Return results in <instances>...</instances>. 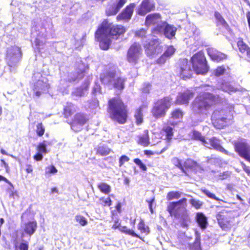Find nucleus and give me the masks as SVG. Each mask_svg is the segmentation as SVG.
I'll return each instance as SVG.
<instances>
[{"label": "nucleus", "instance_id": "nucleus-21", "mask_svg": "<svg viewBox=\"0 0 250 250\" xmlns=\"http://www.w3.org/2000/svg\"><path fill=\"white\" fill-rule=\"evenodd\" d=\"M193 95L194 93L190 90L180 92L177 96L176 104H188L189 101L193 98Z\"/></svg>", "mask_w": 250, "mask_h": 250}, {"label": "nucleus", "instance_id": "nucleus-61", "mask_svg": "<svg viewBox=\"0 0 250 250\" xmlns=\"http://www.w3.org/2000/svg\"><path fill=\"white\" fill-rule=\"evenodd\" d=\"M167 58L166 57V56L163 54L158 60L157 63L160 64H164Z\"/></svg>", "mask_w": 250, "mask_h": 250}, {"label": "nucleus", "instance_id": "nucleus-7", "mask_svg": "<svg viewBox=\"0 0 250 250\" xmlns=\"http://www.w3.org/2000/svg\"><path fill=\"white\" fill-rule=\"evenodd\" d=\"M190 62L196 74H205L208 71V66L203 52L200 51L194 55L191 58Z\"/></svg>", "mask_w": 250, "mask_h": 250}, {"label": "nucleus", "instance_id": "nucleus-4", "mask_svg": "<svg viewBox=\"0 0 250 250\" xmlns=\"http://www.w3.org/2000/svg\"><path fill=\"white\" fill-rule=\"evenodd\" d=\"M108 105L111 118L120 124H125L126 121L127 111L122 101L114 98L109 101Z\"/></svg>", "mask_w": 250, "mask_h": 250}, {"label": "nucleus", "instance_id": "nucleus-33", "mask_svg": "<svg viewBox=\"0 0 250 250\" xmlns=\"http://www.w3.org/2000/svg\"><path fill=\"white\" fill-rule=\"evenodd\" d=\"M98 188L101 192L105 194H108L111 191L110 186L104 183H100L98 185Z\"/></svg>", "mask_w": 250, "mask_h": 250}, {"label": "nucleus", "instance_id": "nucleus-47", "mask_svg": "<svg viewBox=\"0 0 250 250\" xmlns=\"http://www.w3.org/2000/svg\"><path fill=\"white\" fill-rule=\"evenodd\" d=\"M197 166V163L192 159H187L184 163V166L188 168H193Z\"/></svg>", "mask_w": 250, "mask_h": 250}, {"label": "nucleus", "instance_id": "nucleus-15", "mask_svg": "<svg viewBox=\"0 0 250 250\" xmlns=\"http://www.w3.org/2000/svg\"><path fill=\"white\" fill-rule=\"evenodd\" d=\"M204 145L209 149H214L228 155H230L231 153L226 150L221 146V141L216 137H213L209 139H207Z\"/></svg>", "mask_w": 250, "mask_h": 250}, {"label": "nucleus", "instance_id": "nucleus-59", "mask_svg": "<svg viewBox=\"0 0 250 250\" xmlns=\"http://www.w3.org/2000/svg\"><path fill=\"white\" fill-rule=\"evenodd\" d=\"M98 97H96V99L93 100L90 103L89 107L93 109H96L99 107V101L97 99Z\"/></svg>", "mask_w": 250, "mask_h": 250}, {"label": "nucleus", "instance_id": "nucleus-13", "mask_svg": "<svg viewBox=\"0 0 250 250\" xmlns=\"http://www.w3.org/2000/svg\"><path fill=\"white\" fill-rule=\"evenodd\" d=\"M142 49L140 44L134 43L129 48L127 54V61L133 64H136L141 55Z\"/></svg>", "mask_w": 250, "mask_h": 250}, {"label": "nucleus", "instance_id": "nucleus-44", "mask_svg": "<svg viewBox=\"0 0 250 250\" xmlns=\"http://www.w3.org/2000/svg\"><path fill=\"white\" fill-rule=\"evenodd\" d=\"M171 162L172 164L176 167L180 168L183 172L186 173L184 167L181 164V161L177 157H174L172 159Z\"/></svg>", "mask_w": 250, "mask_h": 250}, {"label": "nucleus", "instance_id": "nucleus-11", "mask_svg": "<svg viewBox=\"0 0 250 250\" xmlns=\"http://www.w3.org/2000/svg\"><path fill=\"white\" fill-rule=\"evenodd\" d=\"M40 78L38 81L34 83L33 90L35 93L36 96L40 97L42 93L47 91L49 88V85L47 83V79L45 77H42L40 73L35 74L33 77Z\"/></svg>", "mask_w": 250, "mask_h": 250}, {"label": "nucleus", "instance_id": "nucleus-32", "mask_svg": "<svg viewBox=\"0 0 250 250\" xmlns=\"http://www.w3.org/2000/svg\"><path fill=\"white\" fill-rule=\"evenodd\" d=\"M92 94L96 97L101 98L103 94V92L101 89V86L98 83L95 82V84L92 88Z\"/></svg>", "mask_w": 250, "mask_h": 250}, {"label": "nucleus", "instance_id": "nucleus-55", "mask_svg": "<svg viewBox=\"0 0 250 250\" xmlns=\"http://www.w3.org/2000/svg\"><path fill=\"white\" fill-rule=\"evenodd\" d=\"M165 132L167 134V139L168 140H170L171 139L172 137L173 136V129L170 126H167L165 129Z\"/></svg>", "mask_w": 250, "mask_h": 250}, {"label": "nucleus", "instance_id": "nucleus-27", "mask_svg": "<svg viewBox=\"0 0 250 250\" xmlns=\"http://www.w3.org/2000/svg\"><path fill=\"white\" fill-rule=\"evenodd\" d=\"M89 85V83L88 82H85L83 85L76 89L72 92V94L80 97L84 96L87 93Z\"/></svg>", "mask_w": 250, "mask_h": 250}, {"label": "nucleus", "instance_id": "nucleus-62", "mask_svg": "<svg viewBox=\"0 0 250 250\" xmlns=\"http://www.w3.org/2000/svg\"><path fill=\"white\" fill-rule=\"evenodd\" d=\"M229 176V174L228 172H224L222 173H220V174L219 175V178L220 180H224L226 179Z\"/></svg>", "mask_w": 250, "mask_h": 250}, {"label": "nucleus", "instance_id": "nucleus-37", "mask_svg": "<svg viewBox=\"0 0 250 250\" xmlns=\"http://www.w3.org/2000/svg\"><path fill=\"white\" fill-rule=\"evenodd\" d=\"M181 192L177 191H172L169 192L167 194V198L168 200H171L174 199H178L181 197Z\"/></svg>", "mask_w": 250, "mask_h": 250}, {"label": "nucleus", "instance_id": "nucleus-12", "mask_svg": "<svg viewBox=\"0 0 250 250\" xmlns=\"http://www.w3.org/2000/svg\"><path fill=\"white\" fill-rule=\"evenodd\" d=\"M235 151L240 156L250 162V146L245 140H241L235 143Z\"/></svg>", "mask_w": 250, "mask_h": 250}, {"label": "nucleus", "instance_id": "nucleus-9", "mask_svg": "<svg viewBox=\"0 0 250 250\" xmlns=\"http://www.w3.org/2000/svg\"><path fill=\"white\" fill-rule=\"evenodd\" d=\"M176 31V27L166 21L161 22L153 29L154 34L163 35L166 38L170 40L175 37Z\"/></svg>", "mask_w": 250, "mask_h": 250}, {"label": "nucleus", "instance_id": "nucleus-54", "mask_svg": "<svg viewBox=\"0 0 250 250\" xmlns=\"http://www.w3.org/2000/svg\"><path fill=\"white\" fill-rule=\"evenodd\" d=\"M139 141L141 145L144 146H147L149 144V138L147 135L141 137Z\"/></svg>", "mask_w": 250, "mask_h": 250}, {"label": "nucleus", "instance_id": "nucleus-46", "mask_svg": "<svg viewBox=\"0 0 250 250\" xmlns=\"http://www.w3.org/2000/svg\"><path fill=\"white\" fill-rule=\"evenodd\" d=\"M100 204L104 206H110L111 205V200L109 197L104 198L102 197L99 200Z\"/></svg>", "mask_w": 250, "mask_h": 250}, {"label": "nucleus", "instance_id": "nucleus-17", "mask_svg": "<svg viewBox=\"0 0 250 250\" xmlns=\"http://www.w3.org/2000/svg\"><path fill=\"white\" fill-rule=\"evenodd\" d=\"M193 71L190 62H188L186 59L180 60L179 71L182 78H189Z\"/></svg>", "mask_w": 250, "mask_h": 250}, {"label": "nucleus", "instance_id": "nucleus-34", "mask_svg": "<svg viewBox=\"0 0 250 250\" xmlns=\"http://www.w3.org/2000/svg\"><path fill=\"white\" fill-rule=\"evenodd\" d=\"M195 240L190 247V250H202L200 246V236L197 232H196Z\"/></svg>", "mask_w": 250, "mask_h": 250}, {"label": "nucleus", "instance_id": "nucleus-63", "mask_svg": "<svg viewBox=\"0 0 250 250\" xmlns=\"http://www.w3.org/2000/svg\"><path fill=\"white\" fill-rule=\"evenodd\" d=\"M34 158L37 161H41L43 159L42 154L38 152L35 155H34Z\"/></svg>", "mask_w": 250, "mask_h": 250}, {"label": "nucleus", "instance_id": "nucleus-19", "mask_svg": "<svg viewBox=\"0 0 250 250\" xmlns=\"http://www.w3.org/2000/svg\"><path fill=\"white\" fill-rule=\"evenodd\" d=\"M152 39L148 41L147 42L144 43V47L146 49V52L148 56L153 57L158 51L160 47L158 46V42L156 40H152Z\"/></svg>", "mask_w": 250, "mask_h": 250}, {"label": "nucleus", "instance_id": "nucleus-29", "mask_svg": "<svg viewBox=\"0 0 250 250\" xmlns=\"http://www.w3.org/2000/svg\"><path fill=\"white\" fill-rule=\"evenodd\" d=\"M77 110V107L71 103H67L64 107V115L65 117H68L73 114Z\"/></svg>", "mask_w": 250, "mask_h": 250}, {"label": "nucleus", "instance_id": "nucleus-18", "mask_svg": "<svg viewBox=\"0 0 250 250\" xmlns=\"http://www.w3.org/2000/svg\"><path fill=\"white\" fill-rule=\"evenodd\" d=\"M126 1L127 0H113L107 6L106 14L108 16L116 15Z\"/></svg>", "mask_w": 250, "mask_h": 250}, {"label": "nucleus", "instance_id": "nucleus-45", "mask_svg": "<svg viewBox=\"0 0 250 250\" xmlns=\"http://www.w3.org/2000/svg\"><path fill=\"white\" fill-rule=\"evenodd\" d=\"M121 230L123 232H124L125 233H126L127 234L131 235L133 237H137V238L139 237V236L136 233H135V232L133 230L130 229H128L127 228V227L125 226L122 227V229H121Z\"/></svg>", "mask_w": 250, "mask_h": 250}, {"label": "nucleus", "instance_id": "nucleus-16", "mask_svg": "<svg viewBox=\"0 0 250 250\" xmlns=\"http://www.w3.org/2000/svg\"><path fill=\"white\" fill-rule=\"evenodd\" d=\"M88 120V117L85 114L81 113H77L74 116L71 127L75 132L80 131Z\"/></svg>", "mask_w": 250, "mask_h": 250}, {"label": "nucleus", "instance_id": "nucleus-52", "mask_svg": "<svg viewBox=\"0 0 250 250\" xmlns=\"http://www.w3.org/2000/svg\"><path fill=\"white\" fill-rule=\"evenodd\" d=\"M202 191L205 194H206L208 197L210 198L213 199L217 201H223L222 200H221L219 199H218L214 194L211 193L209 191L206 189H202Z\"/></svg>", "mask_w": 250, "mask_h": 250}, {"label": "nucleus", "instance_id": "nucleus-2", "mask_svg": "<svg viewBox=\"0 0 250 250\" xmlns=\"http://www.w3.org/2000/svg\"><path fill=\"white\" fill-rule=\"evenodd\" d=\"M215 97L209 92L200 94L193 102L191 106L193 113L199 118L200 122L207 117L208 111L215 101Z\"/></svg>", "mask_w": 250, "mask_h": 250}, {"label": "nucleus", "instance_id": "nucleus-24", "mask_svg": "<svg viewBox=\"0 0 250 250\" xmlns=\"http://www.w3.org/2000/svg\"><path fill=\"white\" fill-rule=\"evenodd\" d=\"M37 228V224L36 221H29L23 223L21 225V229L27 234L31 236L36 231Z\"/></svg>", "mask_w": 250, "mask_h": 250}, {"label": "nucleus", "instance_id": "nucleus-64", "mask_svg": "<svg viewBox=\"0 0 250 250\" xmlns=\"http://www.w3.org/2000/svg\"><path fill=\"white\" fill-rule=\"evenodd\" d=\"M19 248L21 250H28V245L22 243L21 244Z\"/></svg>", "mask_w": 250, "mask_h": 250}, {"label": "nucleus", "instance_id": "nucleus-22", "mask_svg": "<svg viewBox=\"0 0 250 250\" xmlns=\"http://www.w3.org/2000/svg\"><path fill=\"white\" fill-rule=\"evenodd\" d=\"M135 7V4L134 3H131L127 6L117 16V20H128L130 19Z\"/></svg>", "mask_w": 250, "mask_h": 250}, {"label": "nucleus", "instance_id": "nucleus-5", "mask_svg": "<svg viewBox=\"0 0 250 250\" xmlns=\"http://www.w3.org/2000/svg\"><path fill=\"white\" fill-rule=\"evenodd\" d=\"M100 79L102 83L110 89L114 87L119 90H122L124 88V79L116 77L114 71L102 74Z\"/></svg>", "mask_w": 250, "mask_h": 250}, {"label": "nucleus", "instance_id": "nucleus-50", "mask_svg": "<svg viewBox=\"0 0 250 250\" xmlns=\"http://www.w3.org/2000/svg\"><path fill=\"white\" fill-rule=\"evenodd\" d=\"M175 49L172 46H169L167 47V50L164 53V54L166 57L168 58V57L172 56L175 52Z\"/></svg>", "mask_w": 250, "mask_h": 250}, {"label": "nucleus", "instance_id": "nucleus-60", "mask_svg": "<svg viewBox=\"0 0 250 250\" xmlns=\"http://www.w3.org/2000/svg\"><path fill=\"white\" fill-rule=\"evenodd\" d=\"M129 160V158L123 155L119 159V166L122 167L125 162H128Z\"/></svg>", "mask_w": 250, "mask_h": 250}, {"label": "nucleus", "instance_id": "nucleus-3", "mask_svg": "<svg viewBox=\"0 0 250 250\" xmlns=\"http://www.w3.org/2000/svg\"><path fill=\"white\" fill-rule=\"evenodd\" d=\"M187 199L182 198L177 202H170L167 206V210L170 216L180 219L181 226L187 228L190 223V219L186 209Z\"/></svg>", "mask_w": 250, "mask_h": 250}, {"label": "nucleus", "instance_id": "nucleus-23", "mask_svg": "<svg viewBox=\"0 0 250 250\" xmlns=\"http://www.w3.org/2000/svg\"><path fill=\"white\" fill-rule=\"evenodd\" d=\"M208 53L211 60L219 62L227 59L226 54L220 52L213 48H208Z\"/></svg>", "mask_w": 250, "mask_h": 250}, {"label": "nucleus", "instance_id": "nucleus-8", "mask_svg": "<svg viewBox=\"0 0 250 250\" xmlns=\"http://www.w3.org/2000/svg\"><path fill=\"white\" fill-rule=\"evenodd\" d=\"M172 99L169 97L158 101L152 109V113L155 118H159L164 116L166 111L170 107Z\"/></svg>", "mask_w": 250, "mask_h": 250}, {"label": "nucleus", "instance_id": "nucleus-20", "mask_svg": "<svg viewBox=\"0 0 250 250\" xmlns=\"http://www.w3.org/2000/svg\"><path fill=\"white\" fill-rule=\"evenodd\" d=\"M155 8V4L150 0H143L141 4L137 9V13L139 15L144 16L148 12L152 11Z\"/></svg>", "mask_w": 250, "mask_h": 250}, {"label": "nucleus", "instance_id": "nucleus-1", "mask_svg": "<svg viewBox=\"0 0 250 250\" xmlns=\"http://www.w3.org/2000/svg\"><path fill=\"white\" fill-rule=\"evenodd\" d=\"M125 31L122 25H114L107 21L103 22L95 33V37L100 42V46L103 50H107L112 40H117Z\"/></svg>", "mask_w": 250, "mask_h": 250}, {"label": "nucleus", "instance_id": "nucleus-31", "mask_svg": "<svg viewBox=\"0 0 250 250\" xmlns=\"http://www.w3.org/2000/svg\"><path fill=\"white\" fill-rule=\"evenodd\" d=\"M84 66L83 65H82L80 66V71H78V75L77 76H74V74H70L68 76V81L69 82H74L76 81L77 80L81 79L83 77V73L85 72V70H84Z\"/></svg>", "mask_w": 250, "mask_h": 250}, {"label": "nucleus", "instance_id": "nucleus-49", "mask_svg": "<svg viewBox=\"0 0 250 250\" xmlns=\"http://www.w3.org/2000/svg\"><path fill=\"white\" fill-rule=\"evenodd\" d=\"M222 89L226 92H230L234 91V88L231 86L229 83H223L221 86Z\"/></svg>", "mask_w": 250, "mask_h": 250}, {"label": "nucleus", "instance_id": "nucleus-48", "mask_svg": "<svg viewBox=\"0 0 250 250\" xmlns=\"http://www.w3.org/2000/svg\"><path fill=\"white\" fill-rule=\"evenodd\" d=\"M214 16L215 18L217 19V20L220 23V24L224 26H226V25H227L226 21H225V20L223 19V18L222 17L221 14L219 12H216L214 14Z\"/></svg>", "mask_w": 250, "mask_h": 250}, {"label": "nucleus", "instance_id": "nucleus-10", "mask_svg": "<svg viewBox=\"0 0 250 250\" xmlns=\"http://www.w3.org/2000/svg\"><path fill=\"white\" fill-rule=\"evenodd\" d=\"M21 49L17 46H12L8 48L6 56V62L10 68H15L17 66L21 58Z\"/></svg>", "mask_w": 250, "mask_h": 250}, {"label": "nucleus", "instance_id": "nucleus-43", "mask_svg": "<svg viewBox=\"0 0 250 250\" xmlns=\"http://www.w3.org/2000/svg\"><path fill=\"white\" fill-rule=\"evenodd\" d=\"M58 172V170L55 167V166L52 165L45 167V175L46 176L51 174H55Z\"/></svg>", "mask_w": 250, "mask_h": 250}, {"label": "nucleus", "instance_id": "nucleus-42", "mask_svg": "<svg viewBox=\"0 0 250 250\" xmlns=\"http://www.w3.org/2000/svg\"><path fill=\"white\" fill-rule=\"evenodd\" d=\"M183 114L179 109H176L171 113V118L173 119H180L182 118Z\"/></svg>", "mask_w": 250, "mask_h": 250}, {"label": "nucleus", "instance_id": "nucleus-40", "mask_svg": "<svg viewBox=\"0 0 250 250\" xmlns=\"http://www.w3.org/2000/svg\"><path fill=\"white\" fill-rule=\"evenodd\" d=\"M36 131L38 136H42L45 131V128L42 123H38L36 126Z\"/></svg>", "mask_w": 250, "mask_h": 250}, {"label": "nucleus", "instance_id": "nucleus-14", "mask_svg": "<svg viewBox=\"0 0 250 250\" xmlns=\"http://www.w3.org/2000/svg\"><path fill=\"white\" fill-rule=\"evenodd\" d=\"M231 212L223 209L218 212L216 216L218 223L220 227L224 230H227L230 228Z\"/></svg>", "mask_w": 250, "mask_h": 250}, {"label": "nucleus", "instance_id": "nucleus-28", "mask_svg": "<svg viewBox=\"0 0 250 250\" xmlns=\"http://www.w3.org/2000/svg\"><path fill=\"white\" fill-rule=\"evenodd\" d=\"M196 222L202 229H205L208 225L207 218L201 212L197 213L196 216Z\"/></svg>", "mask_w": 250, "mask_h": 250}, {"label": "nucleus", "instance_id": "nucleus-36", "mask_svg": "<svg viewBox=\"0 0 250 250\" xmlns=\"http://www.w3.org/2000/svg\"><path fill=\"white\" fill-rule=\"evenodd\" d=\"M110 152V149L104 146H99L97 150L98 153L102 156L107 155Z\"/></svg>", "mask_w": 250, "mask_h": 250}, {"label": "nucleus", "instance_id": "nucleus-25", "mask_svg": "<svg viewBox=\"0 0 250 250\" xmlns=\"http://www.w3.org/2000/svg\"><path fill=\"white\" fill-rule=\"evenodd\" d=\"M162 22L161 21V16L158 13H153L148 15L146 18V25L155 24Z\"/></svg>", "mask_w": 250, "mask_h": 250}, {"label": "nucleus", "instance_id": "nucleus-30", "mask_svg": "<svg viewBox=\"0 0 250 250\" xmlns=\"http://www.w3.org/2000/svg\"><path fill=\"white\" fill-rule=\"evenodd\" d=\"M146 108V105H143L141 106L139 108L136 110L134 117L136 119V122L138 125H140L142 123L143 121V111Z\"/></svg>", "mask_w": 250, "mask_h": 250}, {"label": "nucleus", "instance_id": "nucleus-39", "mask_svg": "<svg viewBox=\"0 0 250 250\" xmlns=\"http://www.w3.org/2000/svg\"><path fill=\"white\" fill-rule=\"evenodd\" d=\"M45 141H44L42 143H40L38 146H37V150L38 152L41 153L42 154H46L47 153V150L46 149V145L45 144Z\"/></svg>", "mask_w": 250, "mask_h": 250}, {"label": "nucleus", "instance_id": "nucleus-35", "mask_svg": "<svg viewBox=\"0 0 250 250\" xmlns=\"http://www.w3.org/2000/svg\"><path fill=\"white\" fill-rule=\"evenodd\" d=\"M192 137L195 140L200 141L203 145H205V142H206L207 140V139L202 135L200 132L196 130H194L193 131Z\"/></svg>", "mask_w": 250, "mask_h": 250}, {"label": "nucleus", "instance_id": "nucleus-6", "mask_svg": "<svg viewBox=\"0 0 250 250\" xmlns=\"http://www.w3.org/2000/svg\"><path fill=\"white\" fill-rule=\"evenodd\" d=\"M231 119L230 110L228 109L216 110L211 116L212 124L218 129H221L226 126Z\"/></svg>", "mask_w": 250, "mask_h": 250}, {"label": "nucleus", "instance_id": "nucleus-51", "mask_svg": "<svg viewBox=\"0 0 250 250\" xmlns=\"http://www.w3.org/2000/svg\"><path fill=\"white\" fill-rule=\"evenodd\" d=\"M138 229L143 233L148 232V227L146 226L143 221H141L138 224Z\"/></svg>", "mask_w": 250, "mask_h": 250}, {"label": "nucleus", "instance_id": "nucleus-56", "mask_svg": "<svg viewBox=\"0 0 250 250\" xmlns=\"http://www.w3.org/2000/svg\"><path fill=\"white\" fill-rule=\"evenodd\" d=\"M134 162L139 166L140 168H141L144 171H146L147 169V167L145 164H144L140 159L138 158L135 159L134 160Z\"/></svg>", "mask_w": 250, "mask_h": 250}, {"label": "nucleus", "instance_id": "nucleus-41", "mask_svg": "<svg viewBox=\"0 0 250 250\" xmlns=\"http://www.w3.org/2000/svg\"><path fill=\"white\" fill-rule=\"evenodd\" d=\"M237 46L239 51L242 52H245L249 47L244 42L242 39H240L237 42Z\"/></svg>", "mask_w": 250, "mask_h": 250}, {"label": "nucleus", "instance_id": "nucleus-26", "mask_svg": "<svg viewBox=\"0 0 250 250\" xmlns=\"http://www.w3.org/2000/svg\"><path fill=\"white\" fill-rule=\"evenodd\" d=\"M135 36L142 38L143 42H147L148 41L151 40L152 38L151 33L145 28H142L136 31Z\"/></svg>", "mask_w": 250, "mask_h": 250}, {"label": "nucleus", "instance_id": "nucleus-53", "mask_svg": "<svg viewBox=\"0 0 250 250\" xmlns=\"http://www.w3.org/2000/svg\"><path fill=\"white\" fill-rule=\"evenodd\" d=\"M202 191L205 194H206L208 197L210 198L213 199L217 201H223L222 200H221L219 199H218L214 194L211 193L209 191L206 189H202Z\"/></svg>", "mask_w": 250, "mask_h": 250}, {"label": "nucleus", "instance_id": "nucleus-38", "mask_svg": "<svg viewBox=\"0 0 250 250\" xmlns=\"http://www.w3.org/2000/svg\"><path fill=\"white\" fill-rule=\"evenodd\" d=\"M75 219L77 222L82 226H86L88 222L86 218L82 215H77L75 217Z\"/></svg>", "mask_w": 250, "mask_h": 250}, {"label": "nucleus", "instance_id": "nucleus-58", "mask_svg": "<svg viewBox=\"0 0 250 250\" xmlns=\"http://www.w3.org/2000/svg\"><path fill=\"white\" fill-rule=\"evenodd\" d=\"M226 69L224 66H220L217 67L215 70V75L216 76H219L223 75Z\"/></svg>", "mask_w": 250, "mask_h": 250}, {"label": "nucleus", "instance_id": "nucleus-57", "mask_svg": "<svg viewBox=\"0 0 250 250\" xmlns=\"http://www.w3.org/2000/svg\"><path fill=\"white\" fill-rule=\"evenodd\" d=\"M190 204L196 208L198 209L200 208V207L202 205V203L199 200H196L194 199H192L190 201Z\"/></svg>", "mask_w": 250, "mask_h": 250}]
</instances>
